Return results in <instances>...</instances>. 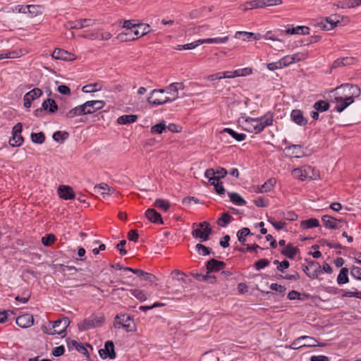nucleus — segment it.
Returning <instances> with one entry per match:
<instances>
[{
  "instance_id": "nucleus-1",
  "label": "nucleus",
  "mask_w": 361,
  "mask_h": 361,
  "mask_svg": "<svg viewBox=\"0 0 361 361\" xmlns=\"http://www.w3.org/2000/svg\"><path fill=\"white\" fill-rule=\"evenodd\" d=\"M333 91L336 92V96L333 100L336 103L334 109L338 113L343 111L361 94L358 85L349 83L342 84Z\"/></svg>"
},
{
  "instance_id": "nucleus-2",
  "label": "nucleus",
  "mask_w": 361,
  "mask_h": 361,
  "mask_svg": "<svg viewBox=\"0 0 361 361\" xmlns=\"http://www.w3.org/2000/svg\"><path fill=\"white\" fill-rule=\"evenodd\" d=\"M238 123L242 124L243 129L249 133L259 134L267 126L273 125L274 115L269 111L264 116L257 118L240 117Z\"/></svg>"
},
{
  "instance_id": "nucleus-3",
  "label": "nucleus",
  "mask_w": 361,
  "mask_h": 361,
  "mask_svg": "<svg viewBox=\"0 0 361 361\" xmlns=\"http://www.w3.org/2000/svg\"><path fill=\"white\" fill-rule=\"evenodd\" d=\"M70 324V320L67 317L59 319L54 322H47L42 326L44 333L49 335H61V337L65 336L66 328Z\"/></svg>"
},
{
  "instance_id": "nucleus-4",
  "label": "nucleus",
  "mask_w": 361,
  "mask_h": 361,
  "mask_svg": "<svg viewBox=\"0 0 361 361\" xmlns=\"http://www.w3.org/2000/svg\"><path fill=\"white\" fill-rule=\"evenodd\" d=\"M114 325L115 328H122L126 332H131L135 329L134 322L128 314L117 315L115 318Z\"/></svg>"
},
{
  "instance_id": "nucleus-5",
  "label": "nucleus",
  "mask_w": 361,
  "mask_h": 361,
  "mask_svg": "<svg viewBox=\"0 0 361 361\" xmlns=\"http://www.w3.org/2000/svg\"><path fill=\"white\" fill-rule=\"evenodd\" d=\"M104 319V317L103 316L97 317L92 315L79 324V329L81 330H87L99 326L103 323Z\"/></svg>"
},
{
  "instance_id": "nucleus-6",
  "label": "nucleus",
  "mask_w": 361,
  "mask_h": 361,
  "mask_svg": "<svg viewBox=\"0 0 361 361\" xmlns=\"http://www.w3.org/2000/svg\"><path fill=\"white\" fill-rule=\"evenodd\" d=\"M22 124L18 123L15 125L12 129V137L9 140V145L11 147H19L23 142V137L21 135L22 132Z\"/></svg>"
},
{
  "instance_id": "nucleus-7",
  "label": "nucleus",
  "mask_w": 361,
  "mask_h": 361,
  "mask_svg": "<svg viewBox=\"0 0 361 361\" xmlns=\"http://www.w3.org/2000/svg\"><path fill=\"white\" fill-rule=\"evenodd\" d=\"M227 170L222 167H219L216 171L214 169H208L204 173V176L209 179V181H219L221 178H224L227 175Z\"/></svg>"
},
{
  "instance_id": "nucleus-8",
  "label": "nucleus",
  "mask_w": 361,
  "mask_h": 361,
  "mask_svg": "<svg viewBox=\"0 0 361 361\" xmlns=\"http://www.w3.org/2000/svg\"><path fill=\"white\" fill-rule=\"evenodd\" d=\"M105 105V102L102 100H91L84 103V107L86 114H91L95 111L102 109Z\"/></svg>"
},
{
  "instance_id": "nucleus-9",
  "label": "nucleus",
  "mask_w": 361,
  "mask_h": 361,
  "mask_svg": "<svg viewBox=\"0 0 361 361\" xmlns=\"http://www.w3.org/2000/svg\"><path fill=\"white\" fill-rule=\"evenodd\" d=\"M286 27L285 30L281 31V34L305 35H309L310 30L309 27L304 25L293 27L292 25H288Z\"/></svg>"
},
{
  "instance_id": "nucleus-10",
  "label": "nucleus",
  "mask_w": 361,
  "mask_h": 361,
  "mask_svg": "<svg viewBox=\"0 0 361 361\" xmlns=\"http://www.w3.org/2000/svg\"><path fill=\"white\" fill-rule=\"evenodd\" d=\"M211 233V227H197L192 231V235L202 242L207 240Z\"/></svg>"
},
{
  "instance_id": "nucleus-11",
  "label": "nucleus",
  "mask_w": 361,
  "mask_h": 361,
  "mask_svg": "<svg viewBox=\"0 0 361 361\" xmlns=\"http://www.w3.org/2000/svg\"><path fill=\"white\" fill-rule=\"evenodd\" d=\"M357 59L353 56L341 57L336 59L333 61L331 69H335L337 68L345 67L350 65H353L357 63Z\"/></svg>"
},
{
  "instance_id": "nucleus-12",
  "label": "nucleus",
  "mask_w": 361,
  "mask_h": 361,
  "mask_svg": "<svg viewBox=\"0 0 361 361\" xmlns=\"http://www.w3.org/2000/svg\"><path fill=\"white\" fill-rule=\"evenodd\" d=\"M99 355L102 358L106 359L109 357L113 359L116 357V353L114 351V343L111 341H108L106 342L104 348H102L99 350Z\"/></svg>"
},
{
  "instance_id": "nucleus-13",
  "label": "nucleus",
  "mask_w": 361,
  "mask_h": 361,
  "mask_svg": "<svg viewBox=\"0 0 361 361\" xmlns=\"http://www.w3.org/2000/svg\"><path fill=\"white\" fill-rule=\"evenodd\" d=\"M59 196L63 200H73L75 198V192L71 186L61 185L57 190Z\"/></svg>"
},
{
  "instance_id": "nucleus-14",
  "label": "nucleus",
  "mask_w": 361,
  "mask_h": 361,
  "mask_svg": "<svg viewBox=\"0 0 361 361\" xmlns=\"http://www.w3.org/2000/svg\"><path fill=\"white\" fill-rule=\"evenodd\" d=\"M338 23H339L338 16L334 15L327 17L324 20H322L320 26L323 30H333Z\"/></svg>"
},
{
  "instance_id": "nucleus-15",
  "label": "nucleus",
  "mask_w": 361,
  "mask_h": 361,
  "mask_svg": "<svg viewBox=\"0 0 361 361\" xmlns=\"http://www.w3.org/2000/svg\"><path fill=\"white\" fill-rule=\"evenodd\" d=\"M291 120L296 124L305 126L307 123V118L303 116L302 111L299 109H293L290 114Z\"/></svg>"
},
{
  "instance_id": "nucleus-16",
  "label": "nucleus",
  "mask_w": 361,
  "mask_h": 361,
  "mask_svg": "<svg viewBox=\"0 0 361 361\" xmlns=\"http://www.w3.org/2000/svg\"><path fill=\"white\" fill-rule=\"evenodd\" d=\"M146 218L153 224H163L161 216L154 209H148L145 212Z\"/></svg>"
},
{
  "instance_id": "nucleus-17",
  "label": "nucleus",
  "mask_w": 361,
  "mask_h": 361,
  "mask_svg": "<svg viewBox=\"0 0 361 361\" xmlns=\"http://www.w3.org/2000/svg\"><path fill=\"white\" fill-rule=\"evenodd\" d=\"M16 324L21 328H27L33 324V317L31 314H25L16 319Z\"/></svg>"
},
{
  "instance_id": "nucleus-18",
  "label": "nucleus",
  "mask_w": 361,
  "mask_h": 361,
  "mask_svg": "<svg viewBox=\"0 0 361 361\" xmlns=\"http://www.w3.org/2000/svg\"><path fill=\"white\" fill-rule=\"evenodd\" d=\"M52 56L56 59L63 61H72L74 59L73 54L61 49H55L52 54Z\"/></svg>"
},
{
  "instance_id": "nucleus-19",
  "label": "nucleus",
  "mask_w": 361,
  "mask_h": 361,
  "mask_svg": "<svg viewBox=\"0 0 361 361\" xmlns=\"http://www.w3.org/2000/svg\"><path fill=\"white\" fill-rule=\"evenodd\" d=\"M224 267L225 263L224 262L218 261L214 259L208 261L207 263V269L209 273L219 271L223 270Z\"/></svg>"
},
{
  "instance_id": "nucleus-20",
  "label": "nucleus",
  "mask_w": 361,
  "mask_h": 361,
  "mask_svg": "<svg viewBox=\"0 0 361 361\" xmlns=\"http://www.w3.org/2000/svg\"><path fill=\"white\" fill-rule=\"evenodd\" d=\"M264 8L262 0H252L250 1H246L245 4L240 6V8L244 12L255 8Z\"/></svg>"
},
{
  "instance_id": "nucleus-21",
  "label": "nucleus",
  "mask_w": 361,
  "mask_h": 361,
  "mask_svg": "<svg viewBox=\"0 0 361 361\" xmlns=\"http://www.w3.org/2000/svg\"><path fill=\"white\" fill-rule=\"evenodd\" d=\"M85 115V110L84 107V104L81 105H78L72 109L69 110L66 113L65 117L67 118H73L77 116Z\"/></svg>"
},
{
  "instance_id": "nucleus-22",
  "label": "nucleus",
  "mask_w": 361,
  "mask_h": 361,
  "mask_svg": "<svg viewBox=\"0 0 361 361\" xmlns=\"http://www.w3.org/2000/svg\"><path fill=\"white\" fill-rule=\"evenodd\" d=\"M276 183L274 178L268 179L264 184L257 187V192H267L271 191Z\"/></svg>"
},
{
  "instance_id": "nucleus-23",
  "label": "nucleus",
  "mask_w": 361,
  "mask_h": 361,
  "mask_svg": "<svg viewBox=\"0 0 361 361\" xmlns=\"http://www.w3.org/2000/svg\"><path fill=\"white\" fill-rule=\"evenodd\" d=\"M361 5V0H343L339 1L336 6L341 8H350Z\"/></svg>"
},
{
  "instance_id": "nucleus-24",
  "label": "nucleus",
  "mask_w": 361,
  "mask_h": 361,
  "mask_svg": "<svg viewBox=\"0 0 361 361\" xmlns=\"http://www.w3.org/2000/svg\"><path fill=\"white\" fill-rule=\"evenodd\" d=\"M150 32V27L148 24L139 23L137 25L136 29L134 30V35L135 39L147 35Z\"/></svg>"
},
{
  "instance_id": "nucleus-25",
  "label": "nucleus",
  "mask_w": 361,
  "mask_h": 361,
  "mask_svg": "<svg viewBox=\"0 0 361 361\" xmlns=\"http://www.w3.org/2000/svg\"><path fill=\"white\" fill-rule=\"evenodd\" d=\"M309 169H305V166L302 168H297L292 171V175L294 178H298L300 180H305L307 179Z\"/></svg>"
},
{
  "instance_id": "nucleus-26",
  "label": "nucleus",
  "mask_w": 361,
  "mask_h": 361,
  "mask_svg": "<svg viewBox=\"0 0 361 361\" xmlns=\"http://www.w3.org/2000/svg\"><path fill=\"white\" fill-rule=\"evenodd\" d=\"M284 30L278 29L276 30H269L266 32L265 35H263V38L265 39H269L272 41H279L282 42L281 39H279V36H282L284 34H281V31H283Z\"/></svg>"
},
{
  "instance_id": "nucleus-27",
  "label": "nucleus",
  "mask_w": 361,
  "mask_h": 361,
  "mask_svg": "<svg viewBox=\"0 0 361 361\" xmlns=\"http://www.w3.org/2000/svg\"><path fill=\"white\" fill-rule=\"evenodd\" d=\"M42 107L51 114L55 113L59 108L56 102L53 99L49 98L43 102Z\"/></svg>"
},
{
  "instance_id": "nucleus-28",
  "label": "nucleus",
  "mask_w": 361,
  "mask_h": 361,
  "mask_svg": "<svg viewBox=\"0 0 361 361\" xmlns=\"http://www.w3.org/2000/svg\"><path fill=\"white\" fill-rule=\"evenodd\" d=\"M177 99L174 97H166L164 99L161 100L158 99H152V97L147 98V102L153 106H157L166 103H170Z\"/></svg>"
},
{
  "instance_id": "nucleus-29",
  "label": "nucleus",
  "mask_w": 361,
  "mask_h": 361,
  "mask_svg": "<svg viewBox=\"0 0 361 361\" xmlns=\"http://www.w3.org/2000/svg\"><path fill=\"white\" fill-rule=\"evenodd\" d=\"M137 116L134 114L123 115L118 118L117 123L120 125H127L137 121Z\"/></svg>"
},
{
  "instance_id": "nucleus-30",
  "label": "nucleus",
  "mask_w": 361,
  "mask_h": 361,
  "mask_svg": "<svg viewBox=\"0 0 361 361\" xmlns=\"http://www.w3.org/2000/svg\"><path fill=\"white\" fill-rule=\"evenodd\" d=\"M286 150L290 153V155L292 157L300 158L303 155L302 147L299 145H292L287 147Z\"/></svg>"
},
{
  "instance_id": "nucleus-31",
  "label": "nucleus",
  "mask_w": 361,
  "mask_h": 361,
  "mask_svg": "<svg viewBox=\"0 0 361 361\" xmlns=\"http://www.w3.org/2000/svg\"><path fill=\"white\" fill-rule=\"evenodd\" d=\"M322 222L324 224V226H337L338 223H343L344 221L341 219H338L335 217H332L329 215H324L322 218Z\"/></svg>"
},
{
  "instance_id": "nucleus-32",
  "label": "nucleus",
  "mask_w": 361,
  "mask_h": 361,
  "mask_svg": "<svg viewBox=\"0 0 361 361\" xmlns=\"http://www.w3.org/2000/svg\"><path fill=\"white\" fill-rule=\"evenodd\" d=\"M226 133L229 134L233 138H234L235 140L238 142L243 141L246 139V135L244 133H238L235 131H234L231 128H226L222 131H221V133Z\"/></svg>"
},
{
  "instance_id": "nucleus-33",
  "label": "nucleus",
  "mask_w": 361,
  "mask_h": 361,
  "mask_svg": "<svg viewBox=\"0 0 361 361\" xmlns=\"http://www.w3.org/2000/svg\"><path fill=\"white\" fill-rule=\"evenodd\" d=\"M102 89V85L100 82H95L84 85L82 91L85 93H92L99 91Z\"/></svg>"
},
{
  "instance_id": "nucleus-34",
  "label": "nucleus",
  "mask_w": 361,
  "mask_h": 361,
  "mask_svg": "<svg viewBox=\"0 0 361 361\" xmlns=\"http://www.w3.org/2000/svg\"><path fill=\"white\" fill-rule=\"evenodd\" d=\"M231 201L235 205L243 206L246 201L237 192H228Z\"/></svg>"
},
{
  "instance_id": "nucleus-35",
  "label": "nucleus",
  "mask_w": 361,
  "mask_h": 361,
  "mask_svg": "<svg viewBox=\"0 0 361 361\" xmlns=\"http://www.w3.org/2000/svg\"><path fill=\"white\" fill-rule=\"evenodd\" d=\"M26 13H29L30 17H35L42 13V7L39 5H26Z\"/></svg>"
},
{
  "instance_id": "nucleus-36",
  "label": "nucleus",
  "mask_w": 361,
  "mask_h": 361,
  "mask_svg": "<svg viewBox=\"0 0 361 361\" xmlns=\"http://www.w3.org/2000/svg\"><path fill=\"white\" fill-rule=\"evenodd\" d=\"M329 104L324 100H319L316 102L313 106L314 109L318 112H324L329 109Z\"/></svg>"
},
{
  "instance_id": "nucleus-37",
  "label": "nucleus",
  "mask_w": 361,
  "mask_h": 361,
  "mask_svg": "<svg viewBox=\"0 0 361 361\" xmlns=\"http://www.w3.org/2000/svg\"><path fill=\"white\" fill-rule=\"evenodd\" d=\"M133 32L127 31L119 33L116 39L120 42H130L135 39V37L133 36Z\"/></svg>"
},
{
  "instance_id": "nucleus-38",
  "label": "nucleus",
  "mask_w": 361,
  "mask_h": 361,
  "mask_svg": "<svg viewBox=\"0 0 361 361\" xmlns=\"http://www.w3.org/2000/svg\"><path fill=\"white\" fill-rule=\"evenodd\" d=\"M240 35L252 37V38L256 41L259 40L263 38V35L259 33H254V32H245V31L236 32L235 35V37L240 38Z\"/></svg>"
},
{
  "instance_id": "nucleus-39",
  "label": "nucleus",
  "mask_w": 361,
  "mask_h": 361,
  "mask_svg": "<svg viewBox=\"0 0 361 361\" xmlns=\"http://www.w3.org/2000/svg\"><path fill=\"white\" fill-rule=\"evenodd\" d=\"M251 234L250 229L247 227H244L238 231L237 237L238 240L244 244L246 240V237L250 236Z\"/></svg>"
},
{
  "instance_id": "nucleus-40",
  "label": "nucleus",
  "mask_w": 361,
  "mask_h": 361,
  "mask_svg": "<svg viewBox=\"0 0 361 361\" xmlns=\"http://www.w3.org/2000/svg\"><path fill=\"white\" fill-rule=\"evenodd\" d=\"M166 128V125L165 123V121H161L159 123H157L154 126H153L150 129V133L154 134H161L163 131H164Z\"/></svg>"
},
{
  "instance_id": "nucleus-41",
  "label": "nucleus",
  "mask_w": 361,
  "mask_h": 361,
  "mask_svg": "<svg viewBox=\"0 0 361 361\" xmlns=\"http://www.w3.org/2000/svg\"><path fill=\"white\" fill-rule=\"evenodd\" d=\"M233 217L228 213H223L221 217H219L216 223L218 226H224L231 222Z\"/></svg>"
},
{
  "instance_id": "nucleus-42",
  "label": "nucleus",
  "mask_w": 361,
  "mask_h": 361,
  "mask_svg": "<svg viewBox=\"0 0 361 361\" xmlns=\"http://www.w3.org/2000/svg\"><path fill=\"white\" fill-rule=\"evenodd\" d=\"M42 94V90L36 87L27 92L25 94V97L29 98L30 100L34 101L37 98L39 97Z\"/></svg>"
},
{
  "instance_id": "nucleus-43",
  "label": "nucleus",
  "mask_w": 361,
  "mask_h": 361,
  "mask_svg": "<svg viewBox=\"0 0 361 361\" xmlns=\"http://www.w3.org/2000/svg\"><path fill=\"white\" fill-rule=\"evenodd\" d=\"M154 204L158 209L165 212L167 211L170 207L169 202L162 199L156 200Z\"/></svg>"
},
{
  "instance_id": "nucleus-44",
  "label": "nucleus",
  "mask_w": 361,
  "mask_h": 361,
  "mask_svg": "<svg viewBox=\"0 0 361 361\" xmlns=\"http://www.w3.org/2000/svg\"><path fill=\"white\" fill-rule=\"evenodd\" d=\"M298 249L296 247L288 245L283 248L282 253L289 258H293L296 255Z\"/></svg>"
},
{
  "instance_id": "nucleus-45",
  "label": "nucleus",
  "mask_w": 361,
  "mask_h": 361,
  "mask_svg": "<svg viewBox=\"0 0 361 361\" xmlns=\"http://www.w3.org/2000/svg\"><path fill=\"white\" fill-rule=\"evenodd\" d=\"M30 137L32 141L36 144H42L45 141V135L42 132L32 133Z\"/></svg>"
},
{
  "instance_id": "nucleus-46",
  "label": "nucleus",
  "mask_w": 361,
  "mask_h": 361,
  "mask_svg": "<svg viewBox=\"0 0 361 361\" xmlns=\"http://www.w3.org/2000/svg\"><path fill=\"white\" fill-rule=\"evenodd\" d=\"M69 137V134L66 131H56L52 135V138L56 142L64 141Z\"/></svg>"
},
{
  "instance_id": "nucleus-47",
  "label": "nucleus",
  "mask_w": 361,
  "mask_h": 361,
  "mask_svg": "<svg viewBox=\"0 0 361 361\" xmlns=\"http://www.w3.org/2000/svg\"><path fill=\"white\" fill-rule=\"evenodd\" d=\"M348 281V269L346 268L341 269L338 277L337 282L338 284H344Z\"/></svg>"
},
{
  "instance_id": "nucleus-48",
  "label": "nucleus",
  "mask_w": 361,
  "mask_h": 361,
  "mask_svg": "<svg viewBox=\"0 0 361 361\" xmlns=\"http://www.w3.org/2000/svg\"><path fill=\"white\" fill-rule=\"evenodd\" d=\"M301 338L306 341L305 343H303V345H305V347H313L316 345L323 346V344H316L317 341L313 338L307 336H301Z\"/></svg>"
},
{
  "instance_id": "nucleus-49",
  "label": "nucleus",
  "mask_w": 361,
  "mask_h": 361,
  "mask_svg": "<svg viewBox=\"0 0 361 361\" xmlns=\"http://www.w3.org/2000/svg\"><path fill=\"white\" fill-rule=\"evenodd\" d=\"M300 226H320V225H319V221L317 219L310 218L307 220H302L300 221Z\"/></svg>"
},
{
  "instance_id": "nucleus-50",
  "label": "nucleus",
  "mask_w": 361,
  "mask_h": 361,
  "mask_svg": "<svg viewBox=\"0 0 361 361\" xmlns=\"http://www.w3.org/2000/svg\"><path fill=\"white\" fill-rule=\"evenodd\" d=\"M291 56L292 59L293 60V63H295L296 62H299L306 59L308 57V52H298L296 54L291 55Z\"/></svg>"
},
{
  "instance_id": "nucleus-51",
  "label": "nucleus",
  "mask_w": 361,
  "mask_h": 361,
  "mask_svg": "<svg viewBox=\"0 0 361 361\" xmlns=\"http://www.w3.org/2000/svg\"><path fill=\"white\" fill-rule=\"evenodd\" d=\"M279 61V66H281L282 68L293 63V60L292 59L291 55L285 56Z\"/></svg>"
},
{
  "instance_id": "nucleus-52",
  "label": "nucleus",
  "mask_w": 361,
  "mask_h": 361,
  "mask_svg": "<svg viewBox=\"0 0 361 361\" xmlns=\"http://www.w3.org/2000/svg\"><path fill=\"white\" fill-rule=\"evenodd\" d=\"M342 297H355L361 299V291H358L356 289L353 288L351 290L343 291Z\"/></svg>"
},
{
  "instance_id": "nucleus-53",
  "label": "nucleus",
  "mask_w": 361,
  "mask_h": 361,
  "mask_svg": "<svg viewBox=\"0 0 361 361\" xmlns=\"http://www.w3.org/2000/svg\"><path fill=\"white\" fill-rule=\"evenodd\" d=\"M211 183V185H213L214 186L215 191L219 195H224L225 194V189L223 186L222 182L219 181H209Z\"/></svg>"
},
{
  "instance_id": "nucleus-54",
  "label": "nucleus",
  "mask_w": 361,
  "mask_h": 361,
  "mask_svg": "<svg viewBox=\"0 0 361 361\" xmlns=\"http://www.w3.org/2000/svg\"><path fill=\"white\" fill-rule=\"evenodd\" d=\"M253 202L259 207H266L269 205V200L264 197H257L253 200Z\"/></svg>"
},
{
  "instance_id": "nucleus-55",
  "label": "nucleus",
  "mask_w": 361,
  "mask_h": 361,
  "mask_svg": "<svg viewBox=\"0 0 361 361\" xmlns=\"http://www.w3.org/2000/svg\"><path fill=\"white\" fill-rule=\"evenodd\" d=\"M102 190L104 192H102V194H107L110 195L113 192L114 189L112 188H110L107 184L106 183H100L94 187V190Z\"/></svg>"
},
{
  "instance_id": "nucleus-56",
  "label": "nucleus",
  "mask_w": 361,
  "mask_h": 361,
  "mask_svg": "<svg viewBox=\"0 0 361 361\" xmlns=\"http://www.w3.org/2000/svg\"><path fill=\"white\" fill-rule=\"evenodd\" d=\"M131 294L135 297L137 299L142 301L147 299V296L144 291L139 289H132L130 290Z\"/></svg>"
},
{
  "instance_id": "nucleus-57",
  "label": "nucleus",
  "mask_w": 361,
  "mask_h": 361,
  "mask_svg": "<svg viewBox=\"0 0 361 361\" xmlns=\"http://www.w3.org/2000/svg\"><path fill=\"white\" fill-rule=\"evenodd\" d=\"M26 8L27 6L24 5H17L13 7L10 8L7 12H13V13H26Z\"/></svg>"
},
{
  "instance_id": "nucleus-58",
  "label": "nucleus",
  "mask_w": 361,
  "mask_h": 361,
  "mask_svg": "<svg viewBox=\"0 0 361 361\" xmlns=\"http://www.w3.org/2000/svg\"><path fill=\"white\" fill-rule=\"evenodd\" d=\"M82 37L91 40H100V31L97 30L95 32H88L86 35H83Z\"/></svg>"
},
{
  "instance_id": "nucleus-59",
  "label": "nucleus",
  "mask_w": 361,
  "mask_h": 361,
  "mask_svg": "<svg viewBox=\"0 0 361 361\" xmlns=\"http://www.w3.org/2000/svg\"><path fill=\"white\" fill-rule=\"evenodd\" d=\"M252 73L250 68H240L234 71V73L237 75V77L249 75Z\"/></svg>"
},
{
  "instance_id": "nucleus-60",
  "label": "nucleus",
  "mask_w": 361,
  "mask_h": 361,
  "mask_svg": "<svg viewBox=\"0 0 361 361\" xmlns=\"http://www.w3.org/2000/svg\"><path fill=\"white\" fill-rule=\"evenodd\" d=\"M200 44L197 42V40L189 44H183V45H178L177 49L178 50H183V49H192L199 46Z\"/></svg>"
},
{
  "instance_id": "nucleus-61",
  "label": "nucleus",
  "mask_w": 361,
  "mask_h": 361,
  "mask_svg": "<svg viewBox=\"0 0 361 361\" xmlns=\"http://www.w3.org/2000/svg\"><path fill=\"white\" fill-rule=\"evenodd\" d=\"M54 240L55 236L53 234H49L42 238V243L46 246L51 245Z\"/></svg>"
},
{
  "instance_id": "nucleus-62",
  "label": "nucleus",
  "mask_w": 361,
  "mask_h": 361,
  "mask_svg": "<svg viewBox=\"0 0 361 361\" xmlns=\"http://www.w3.org/2000/svg\"><path fill=\"white\" fill-rule=\"evenodd\" d=\"M18 56V54L16 51H8L0 54V60L4 59H15Z\"/></svg>"
},
{
  "instance_id": "nucleus-63",
  "label": "nucleus",
  "mask_w": 361,
  "mask_h": 361,
  "mask_svg": "<svg viewBox=\"0 0 361 361\" xmlns=\"http://www.w3.org/2000/svg\"><path fill=\"white\" fill-rule=\"evenodd\" d=\"M137 25V24L133 23L132 20H125L123 27L126 28L127 31L133 32L134 34V30L136 29Z\"/></svg>"
},
{
  "instance_id": "nucleus-64",
  "label": "nucleus",
  "mask_w": 361,
  "mask_h": 361,
  "mask_svg": "<svg viewBox=\"0 0 361 361\" xmlns=\"http://www.w3.org/2000/svg\"><path fill=\"white\" fill-rule=\"evenodd\" d=\"M195 247H196L197 251L200 254H201V255H202L204 256L209 255V249L207 247H205L204 245L199 243V244L196 245Z\"/></svg>"
}]
</instances>
